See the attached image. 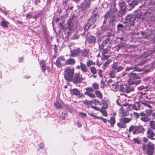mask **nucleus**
<instances>
[{"label":"nucleus","instance_id":"1","mask_svg":"<svg viewBox=\"0 0 155 155\" xmlns=\"http://www.w3.org/2000/svg\"><path fill=\"white\" fill-rule=\"evenodd\" d=\"M116 0H111V7L104 16V20L102 25V29L104 31L108 30L109 26H114L116 19L119 16V12L116 8Z\"/></svg>","mask_w":155,"mask_h":155},{"label":"nucleus","instance_id":"2","mask_svg":"<svg viewBox=\"0 0 155 155\" xmlns=\"http://www.w3.org/2000/svg\"><path fill=\"white\" fill-rule=\"evenodd\" d=\"M142 149L144 152L148 155H153L155 152V147L154 144L151 142H149L147 144L142 143Z\"/></svg>","mask_w":155,"mask_h":155},{"label":"nucleus","instance_id":"3","mask_svg":"<svg viewBox=\"0 0 155 155\" xmlns=\"http://www.w3.org/2000/svg\"><path fill=\"white\" fill-rule=\"evenodd\" d=\"M75 69L71 66L67 67L64 72V79L68 81H71L74 77Z\"/></svg>","mask_w":155,"mask_h":155},{"label":"nucleus","instance_id":"4","mask_svg":"<svg viewBox=\"0 0 155 155\" xmlns=\"http://www.w3.org/2000/svg\"><path fill=\"white\" fill-rule=\"evenodd\" d=\"M92 87L93 88L91 87H86L85 88L86 91L85 92L84 94L90 97L94 98L96 97L95 94L93 93L94 90H98L99 88V85L96 82H94L92 84Z\"/></svg>","mask_w":155,"mask_h":155},{"label":"nucleus","instance_id":"5","mask_svg":"<svg viewBox=\"0 0 155 155\" xmlns=\"http://www.w3.org/2000/svg\"><path fill=\"white\" fill-rule=\"evenodd\" d=\"M72 20L73 19L71 18H70L69 19L67 23V26L64 30V34L66 35V37L67 38H68L71 36L72 33L73 32L72 30L73 27V25L72 23Z\"/></svg>","mask_w":155,"mask_h":155},{"label":"nucleus","instance_id":"6","mask_svg":"<svg viewBox=\"0 0 155 155\" xmlns=\"http://www.w3.org/2000/svg\"><path fill=\"white\" fill-rule=\"evenodd\" d=\"M140 77V75L139 74H136L134 72L130 74V79L128 81L129 84L130 85H137L140 84L141 82L140 80H138L134 81L132 80L139 79Z\"/></svg>","mask_w":155,"mask_h":155},{"label":"nucleus","instance_id":"7","mask_svg":"<svg viewBox=\"0 0 155 155\" xmlns=\"http://www.w3.org/2000/svg\"><path fill=\"white\" fill-rule=\"evenodd\" d=\"M152 112V109L150 110L149 113L147 114L146 113L143 112H141L140 113V116L141 117L140 120L144 123H147L150 121V119L149 117Z\"/></svg>","mask_w":155,"mask_h":155},{"label":"nucleus","instance_id":"8","mask_svg":"<svg viewBox=\"0 0 155 155\" xmlns=\"http://www.w3.org/2000/svg\"><path fill=\"white\" fill-rule=\"evenodd\" d=\"M91 1H92L91 0H84L80 6L81 11L86 12L90 7Z\"/></svg>","mask_w":155,"mask_h":155},{"label":"nucleus","instance_id":"9","mask_svg":"<svg viewBox=\"0 0 155 155\" xmlns=\"http://www.w3.org/2000/svg\"><path fill=\"white\" fill-rule=\"evenodd\" d=\"M97 13H95L91 16V17L88 20L87 23L86 25H85L84 29H85L86 27L87 26L88 28H89L91 25H94L96 21V18L97 15Z\"/></svg>","mask_w":155,"mask_h":155},{"label":"nucleus","instance_id":"10","mask_svg":"<svg viewBox=\"0 0 155 155\" xmlns=\"http://www.w3.org/2000/svg\"><path fill=\"white\" fill-rule=\"evenodd\" d=\"M134 20V18L132 15H128L127 16L124 23L126 24V27H129L133 24Z\"/></svg>","mask_w":155,"mask_h":155},{"label":"nucleus","instance_id":"11","mask_svg":"<svg viewBox=\"0 0 155 155\" xmlns=\"http://www.w3.org/2000/svg\"><path fill=\"white\" fill-rule=\"evenodd\" d=\"M83 80L82 76H80V73L79 72L78 73L75 74L74 76V75L71 81H72L74 84H77L82 83Z\"/></svg>","mask_w":155,"mask_h":155},{"label":"nucleus","instance_id":"12","mask_svg":"<svg viewBox=\"0 0 155 155\" xmlns=\"http://www.w3.org/2000/svg\"><path fill=\"white\" fill-rule=\"evenodd\" d=\"M147 137L151 140H155V133L153 130L150 128H148L147 132Z\"/></svg>","mask_w":155,"mask_h":155},{"label":"nucleus","instance_id":"13","mask_svg":"<svg viewBox=\"0 0 155 155\" xmlns=\"http://www.w3.org/2000/svg\"><path fill=\"white\" fill-rule=\"evenodd\" d=\"M65 60V59L63 57L61 56L58 58L54 64L58 68H61L64 66L62 62Z\"/></svg>","mask_w":155,"mask_h":155},{"label":"nucleus","instance_id":"14","mask_svg":"<svg viewBox=\"0 0 155 155\" xmlns=\"http://www.w3.org/2000/svg\"><path fill=\"white\" fill-rule=\"evenodd\" d=\"M141 105L138 102H136L134 104H130V105L129 110H134L135 111H137L140 110Z\"/></svg>","mask_w":155,"mask_h":155},{"label":"nucleus","instance_id":"15","mask_svg":"<svg viewBox=\"0 0 155 155\" xmlns=\"http://www.w3.org/2000/svg\"><path fill=\"white\" fill-rule=\"evenodd\" d=\"M81 50L79 48H77L71 50L70 51V56L72 57H76L81 53Z\"/></svg>","mask_w":155,"mask_h":155},{"label":"nucleus","instance_id":"16","mask_svg":"<svg viewBox=\"0 0 155 155\" xmlns=\"http://www.w3.org/2000/svg\"><path fill=\"white\" fill-rule=\"evenodd\" d=\"M75 62L76 61L74 58H69L65 61V64H64V66L67 65H74L75 64Z\"/></svg>","mask_w":155,"mask_h":155},{"label":"nucleus","instance_id":"17","mask_svg":"<svg viewBox=\"0 0 155 155\" xmlns=\"http://www.w3.org/2000/svg\"><path fill=\"white\" fill-rule=\"evenodd\" d=\"M96 38L93 35H90L86 38L87 41L90 44H94L96 42Z\"/></svg>","mask_w":155,"mask_h":155},{"label":"nucleus","instance_id":"18","mask_svg":"<svg viewBox=\"0 0 155 155\" xmlns=\"http://www.w3.org/2000/svg\"><path fill=\"white\" fill-rule=\"evenodd\" d=\"M111 68L114 70L116 73H117L123 70L124 69V68L121 66L118 67L117 64H114L112 66Z\"/></svg>","mask_w":155,"mask_h":155},{"label":"nucleus","instance_id":"19","mask_svg":"<svg viewBox=\"0 0 155 155\" xmlns=\"http://www.w3.org/2000/svg\"><path fill=\"white\" fill-rule=\"evenodd\" d=\"M145 131V128L142 125L136 126V134H142Z\"/></svg>","mask_w":155,"mask_h":155},{"label":"nucleus","instance_id":"20","mask_svg":"<svg viewBox=\"0 0 155 155\" xmlns=\"http://www.w3.org/2000/svg\"><path fill=\"white\" fill-rule=\"evenodd\" d=\"M81 56L84 58L88 57L90 53V50L89 49L84 48L81 50Z\"/></svg>","mask_w":155,"mask_h":155},{"label":"nucleus","instance_id":"21","mask_svg":"<svg viewBox=\"0 0 155 155\" xmlns=\"http://www.w3.org/2000/svg\"><path fill=\"white\" fill-rule=\"evenodd\" d=\"M80 68L81 71L83 73L87 72L88 69L86 65L82 62L80 63Z\"/></svg>","mask_w":155,"mask_h":155},{"label":"nucleus","instance_id":"22","mask_svg":"<svg viewBox=\"0 0 155 155\" xmlns=\"http://www.w3.org/2000/svg\"><path fill=\"white\" fill-rule=\"evenodd\" d=\"M71 94L72 95L78 96L80 95V92L77 88H74L70 91Z\"/></svg>","mask_w":155,"mask_h":155},{"label":"nucleus","instance_id":"23","mask_svg":"<svg viewBox=\"0 0 155 155\" xmlns=\"http://www.w3.org/2000/svg\"><path fill=\"white\" fill-rule=\"evenodd\" d=\"M39 64L41 68L42 71L44 73L46 68V65L45 61L44 60H42L39 61Z\"/></svg>","mask_w":155,"mask_h":155},{"label":"nucleus","instance_id":"24","mask_svg":"<svg viewBox=\"0 0 155 155\" xmlns=\"http://www.w3.org/2000/svg\"><path fill=\"white\" fill-rule=\"evenodd\" d=\"M108 122L110 124L111 127H114L116 123V118L114 116L110 117L109 120H107Z\"/></svg>","mask_w":155,"mask_h":155},{"label":"nucleus","instance_id":"25","mask_svg":"<svg viewBox=\"0 0 155 155\" xmlns=\"http://www.w3.org/2000/svg\"><path fill=\"white\" fill-rule=\"evenodd\" d=\"M136 126L132 125L130 127L128 131L129 133L133 132L132 133L134 135L136 134Z\"/></svg>","mask_w":155,"mask_h":155},{"label":"nucleus","instance_id":"26","mask_svg":"<svg viewBox=\"0 0 155 155\" xmlns=\"http://www.w3.org/2000/svg\"><path fill=\"white\" fill-rule=\"evenodd\" d=\"M127 85L125 84L120 85L119 88L120 91L122 92L126 93V91H128L127 90Z\"/></svg>","mask_w":155,"mask_h":155},{"label":"nucleus","instance_id":"27","mask_svg":"<svg viewBox=\"0 0 155 155\" xmlns=\"http://www.w3.org/2000/svg\"><path fill=\"white\" fill-rule=\"evenodd\" d=\"M150 88L147 86H141L138 87V89L139 91H148L149 90Z\"/></svg>","mask_w":155,"mask_h":155},{"label":"nucleus","instance_id":"28","mask_svg":"<svg viewBox=\"0 0 155 155\" xmlns=\"http://www.w3.org/2000/svg\"><path fill=\"white\" fill-rule=\"evenodd\" d=\"M9 24L8 22L5 21L4 19H3L2 21L0 22V25L4 28H7Z\"/></svg>","mask_w":155,"mask_h":155},{"label":"nucleus","instance_id":"29","mask_svg":"<svg viewBox=\"0 0 155 155\" xmlns=\"http://www.w3.org/2000/svg\"><path fill=\"white\" fill-rule=\"evenodd\" d=\"M125 3H119V5L120 10L124 12L126 11V7L125 6Z\"/></svg>","mask_w":155,"mask_h":155},{"label":"nucleus","instance_id":"30","mask_svg":"<svg viewBox=\"0 0 155 155\" xmlns=\"http://www.w3.org/2000/svg\"><path fill=\"white\" fill-rule=\"evenodd\" d=\"M95 94L96 97L100 99L103 98V95L101 92L99 91L96 90L94 92Z\"/></svg>","mask_w":155,"mask_h":155},{"label":"nucleus","instance_id":"31","mask_svg":"<svg viewBox=\"0 0 155 155\" xmlns=\"http://www.w3.org/2000/svg\"><path fill=\"white\" fill-rule=\"evenodd\" d=\"M131 119L129 118L124 117L121 118L120 119V121L123 123H129L131 120Z\"/></svg>","mask_w":155,"mask_h":155},{"label":"nucleus","instance_id":"32","mask_svg":"<svg viewBox=\"0 0 155 155\" xmlns=\"http://www.w3.org/2000/svg\"><path fill=\"white\" fill-rule=\"evenodd\" d=\"M54 105L57 109H59L62 107L61 104L58 101L54 103Z\"/></svg>","mask_w":155,"mask_h":155},{"label":"nucleus","instance_id":"33","mask_svg":"<svg viewBox=\"0 0 155 155\" xmlns=\"http://www.w3.org/2000/svg\"><path fill=\"white\" fill-rule=\"evenodd\" d=\"M149 126L152 130H155V121L151 120L149 122Z\"/></svg>","mask_w":155,"mask_h":155},{"label":"nucleus","instance_id":"34","mask_svg":"<svg viewBox=\"0 0 155 155\" xmlns=\"http://www.w3.org/2000/svg\"><path fill=\"white\" fill-rule=\"evenodd\" d=\"M117 73L114 70H112L110 71L109 76L111 78H114L116 77V73Z\"/></svg>","mask_w":155,"mask_h":155},{"label":"nucleus","instance_id":"35","mask_svg":"<svg viewBox=\"0 0 155 155\" xmlns=\"http://www.w3.org/2000/svg\"><path fill=\"white\" fill-rule=\"evenodd\" d=\"M112 61L110 59L106 61L103 65V69L104 70L105 68L108 66L109 64Z\"/></svg>","mask_w":155,"mask_h":155},{"label":"nucleus","instance_id":"36","mask_svg":"<svg viewBox=\"0 0 155 155\" xmlns=\"http://www.w3.org/2000/svg\"><path fill=\"white\" fill-rule=\"evenodd\" d=\"M103 107H101L100 110V112L102 113L103 115L107 117V111Z\"/></svg>","mask_w":155,"mask_h":155},{"label":"nucleus","instance_id":"37","mask_svg":"<svg viewBox=\"0 0 155 155\" xmlns=\"http://www.w3.org/2000/svg\"><path fill=\"white\" fill-rule=\"evenodd\" d=\"M133 140L134 142V143H137L138 144H139L141 142L140 139L138 138H134L133 139Z\"/></svg>","mask_w":155,"mask_h":155},{"label":"nucleus","instance_id":"38","mask_svg":"<svg viewBox=\"0 0 155 155\" xmlns=\"http://www.w3.org/2000/svg\"><path fill=\"white\" fill-rule=\"evenodd\" d=\"M90 70L91 72L93 74H95L97 73V70L95 67L94 66H92L90 67Z\"/></svg>","mask_w":155,"mask_h":155},{"label":"nucleus","instance_id":"39","mask_svg":"<svg viewBox=\"0 0 155 155\" xmlns=\"http://www.w3.org/2000/svg\"><path fill=\"white\" fill-rule=\"evenodd\" d=\"M68 114L62 112L61 115L60 117L63 120H65L66 117L68 116Z\"/></svg>","mask_w":155,"mask_h":155},{"label":"nucleus","instance_id":"40","mask_svg":"<svg viewBox=\"0 0 155 155\" xmlns=\"http://www.w3.org/2000/svg\"><path fill=\"white\" fill-rule=\"evenodd\" d=\"M101 104L103 105L102 107L104 108V109H107L108 107L107 102L105 100H103L102 101Z\"/></svg>","mask_w":155,"mask_h":155},{"label":"nucleus","instance_id":"41","mask_svg":"<svg viewBox=\"0 0 155 155\" xmlns=\"http://www.w3.org/2000/svg\"><path fill=\"white\" fill-rule=\"evenodd\" d=\"M139 3V2H137L136 1H134L131 2L130 5L132 8H134L135 6L138 5Z\"/></svg>","mask_w":155,"mask_h":155},{"label":"nucleus","instance_id":"42","mask_svg":"<svg viewBox=\"0 0 155 155\" xmlns=\"http://www.w3.org/2000/svg\"><path fill=\"white\" fill-rule=\"evenodd\" d=\"M127 90L128 91H126V93H128L134 91V87L129 86L127 85Z\"/></svg>","mask_w":155,"mask_h":155},{"label":"nucleus","instance_id":"43","mask_svg":"<svg viewBox=\"0 0 155 155\" xmlns=\"http://www.w3.org/2000/svg\"><path fill=\"white\" fill-rule=\"evenodd\" d=\"M117 126L120 128H124L126 127V125L121 123H118L117 124Z\"/></svg>","mask_w":155,"mask_h":155},{"label":"nucleus","instance_id":"44","mask_svg":"<svg viewBox=\"0 0 155 155\" xmlns=\"http://www.w3.org/2000/svg\"><path fill=\"white\" fill-rule=\"evenodd\" d=\"M83 103L86 105H91L92 104V101H88L87 100H85L83 101Z\"/></svg>","mask_w":155,"mask_h":155},{"label":"nucleus","instance_id":"45","mask_svg":"<svg viewBox=\"0 0 155 155\" xmlns=\"http://www.w3.org/2000/svg\"><path fill=\"white\" fill-rule=\"evenodd\" d=\"M86 64L87 66V67H89L91 65L93 64V61L92 60L89 59L86 62Z\"/></svg>","mask_w":155,"mask_h":155},{"label":"nucleus","instance_id":"46","mask_svg":"<svg viewBox=\"0 0 155 155\" xmlns=\"http://www.w3.org/2000/svg\"><path fill=\"white\" fill-rule=\"evenodd\" d=\"M129 110H129V109L128 110L123 111L122 113L123 116L125 117L129 116L130 114Z\"/></svg>","mask_w":155,"mask_h":155},{"label":"nucleus","instance_id":"47","mask_svg":"<svg viewBox=\"0 0 155 155\" xmlns=\"http://www.w3.org/2000/svg\"><path fill=\"white\" fill-rule=\"evenodd\" d=\"M92 104H95V105H100V102L97 99H95L94 100H93L92 101Z\"/></svg>","mask_w":155,"mask_h":155},{"label":"nucleus","instance_id":"48","mask_svg":"<svg viewBox=\"0 0 155 155\" xmlns=\"http://www.w3.org/2000/svg\"><path fill=\"white\" fill-rule=\"evenodd\" d=\"M104 42L102 43L101 44L99 45V50L100 51H102V50H104Z\"/></svg>","mask_w":155,"mask_h":155},{"label":"nucleus","instance_id":"49","mask_svg":"<svg viewBox=\"0 0 155 155\" xmlns=\"http://www.w3.org/2000/svg\"><path fill=\"white\" fill-rule=\"evenodd\" d=\"M133 114L134 117L135 118V119H137L139 118L140 116V113L139 114L137 112H133Z\"/></svg>","mask_w":155,"mask_h":155},{"label":"nucleus","instance_id":"50","mask_svg":"<svg viewBox=\"0 0 155 155\" xmlns=\"http://www.w3.org/2000/svg\"><path fill=\"white\" fill-rule=\"evenodd\" d=\"M79 38V36L77 33H75L71 39H77Z\"/></svg>","mask_w":155,"mask_h":155},{"label":"nucleus","instance_id":"51","mask_svg":"<svg viewBox=\"0 0 155 155\" xmlns=\"http://www.w3.org/2000/svg\"><path fill=\"white\" fill-rule=\"evenodd\" d=\"M142 104L145 105V106L147 107L150 108H151L152 107L151 105H150L149 103H147L146 102H142Z\"/></svg>","mask_w":155,"mask_h":155},{"label":"nucleus","instance_id":"52","mask_svg":"<svg viewBox=\"0 0 155 155\" xmlns=\"http://www.w3.org/2000/svg\"><path fill=\"white\" fill-rule=\"evenodd\" d=\"M109 51L107 49H104L102 51V55H105V54H107L108 53Z\"/></svg>","mask_w":155,"mask_h":155},{"label":"nucleus","instance_id":"53","mask_svg":"<svg viewBox=\"0 0 155 155\" xmlns=\"http://www.w3.org/2000/svg\"><path fill=\"white\" fill-rule=\"evenodd\" d=\"M102 56H103V58H102V59L103 60H107L110 57V55H103Z\"/></svg>","mask_w":155,"mask_h":155},{"label":"nucleus","instance_id":"54","mask_svg":"<svg viewBox=\"0 0 155 155\" xmlns=\"http://www.w3.org/2000/svg\"><path fill=\"white\" fill-rule=\"evenodd\" d=\"M143 15V13L141 12H140L138 13L136 15V18L140 19L141 18V16Z\"/></svg>","mask_w":155,"mask_h":155},{"label":"nucleus","instance_id":"55","mask_svg":"<svg viewBox=\"0 0 155 155\" xmlns=\"http://www.w3.org/2000/svg\"><path fill=\"white\" fill-rule=\"evenodd\" d=\"M64 22H60L59 23V26L60 28L61 29H63L64 30L65 27L63 25V24H64Z\"/></svg>","mask_w":155,"mask_h":155},{"label":"nucleus","instance_id":"56","mask_svg":"<svg viewBox=\"0 0 155 155\" xmlns=\"http://www.w3.org/2000/svg\"><path fill=\"white\" fill-rule=\"evenodd\" d=\"M79 115L83 118L87 116V114L81 112L79 114Z\"/></svg>","mask_w":155,"mask_h":155},{"label":"nucleus","instance_id":"57","mask_svg":"<svg viewBox=\"0 0 155 155\" xmlns=\"http://www.w3.org/2000/svg\"><path fill=\"white\" fill-rule=\"evenodd\" d=\"M147 61L146 60H142L141 61H140L139 62L138 65H143L146 64V63L147 62Z\"/></svg>","mask_w":155,"mask_h":155},{"label":"nucleus","instance_id":"58","mask_svg":"<svg viewBox=\"0 0 155 155\" xmlns=\"http://www.w3.org/2000/svg\"><path fill=\"white\" fill-rule=\"evenodd\" d=\"M32 15L30 13L27 14L26 16V19H31L32 18Z\"/></svg>","mask_w":155,"mask_h":155},{"label":"nucleus","instance_id":"59","mask_svg":"<svg viewBox=\"0 0 155 155\" xmlns=\"http://www.w3.org/2000/svg\"><path fill=\"white\" fill-rule=\"evenodd\" d=\"M112 36L110 34H109L108 35V38H106L105 40V41L107 43V42L109 41L110 40V37Z\"/></svg>","mask_w":155,"mask_h":155},{"label":"nucleus","instance_id":"60","mask_svg":"<svg viewBox=\"0 0 155 155\" xmlns=\"http://www.w3.org/2000/svg\"><path fill=\"white\" fill-rule=\"evenodd\" d=\"M99 119L101 120L104 123H106L107 122V120L106 119L102 117H100Z\"/></svg>","mask_w":155,"mask_h":155},{"label":"nucleus","instance_id":"61","mask_svg":"<svg viewBox=\"0 0 155 155\" xmlns=\"http://www.w3.org/2000/svg\"><path fill=\"white\" fill-rule=\"evenodd\" d=\"M91 107L92 108L94 109L95 110H97V111H99L100 110L99 108L96 106H91Z\"/></svg>","mask_w":155,"mask_h":155},{"label":"nucleus","instance_id":"62","mask_svg":"<svg viewBox=\"0 0 155 155\" xmlns=\"http://www.w3.org/2000/svg\"><path fill=\"white\" fill-rule=\"evenodd\" d=\"M123 27V24H118L117 26V28L118 29H119L120 28H122Z\"/></svg>","mask_w":155,"mask_h":155},{"label":"nucleus","instance_id":"63","mask_svg":"<svg viewBox=\"0 0 155 155\" xmlns=\"http://www.w3.org/2000/svg\"><path fill=\"white\" fill-rule=\"evenodd\" d=\"M117 47L119 48V49H120L121 48L124 47V45L123 43L119 44L117 46Z\"/></svg>","mask_w":155,"mask_h":155},{"label":"nucleus","instance_id":"64","mask_svg":"<svg viewBox=\"0 0 155 155\" xmlns=\"http://www.w3.org/2000/svg\"><path fill=\"white\" fill-rule=\"evenodd\" d=\"M130 104L127 103L124 104L122 105L123 106L126 107L127 108H130Z\"/></svg>","mask_w":155,"mask_h":155}]
</instances>
